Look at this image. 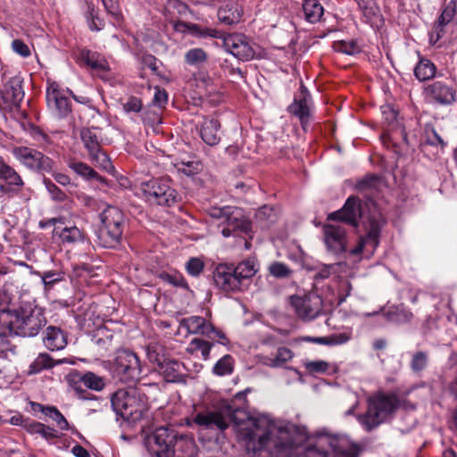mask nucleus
Listing matches in <instances>:
<instances>
[{
    "mask_svg": "<svg viewBox=\"0 0 457 457\" xmlns=\"http://www.w3.org/2000/svg\"><path fill=\"white\" fill-rule=\"evenodd\" d=\"M257 272L253 260L247 259L237 265L220 263L213 271L215 285L225 292L242 291L246 287L245 282Z\"/></svg>",
    "mask_w": 457,
    "mask_h": 457,
    "instance_id": "39448f33",
    "label": "nucleus"
},
{
    "mask_svg": "<svg viewBox=\"0 0 457 457\" xmlns=\"http://www.w3.org/2000/svg\"><path fill=\"white\" fill-rule=\"evenodd\" d=\"M157 372L169 383H181L186 381L187 369L185 365L173 359L168 358L156 368Z\"/></svg>",
    "mask_w": 457,
    "mask_h": 457,
    "instance_id": "412c9836",
    "label": "nucleus"
},
{
    "mask_svg": "<svg viewBox=\"0 0 457 457\" xmlns=\"http://www.w3.org/2000/svg\"><path fill=\"white\" fill-rule=\"evenodd\" d=\"M304 366L311 373H324L328 369V363L325 361H308Z\"/></svg>",
    "mask_w": 457,
    "mask_h": 457,
    "instance_id": "052dcab7",
    "label": "nucleus"
},
{
    "mask_svg": "<svg viewBox=\"0 0 457 457\" xmlns=\"http://www.w3.org/2000/svg\"><path fill=\"white\" fill-rule=\"evenodd\" d=\"M403 403L404 400L400 399L395 393H378L369 398L367 411L360 417V421L367 431H370L383 423Z\"/></svg>",
    "mask_w": 457,
    "mask_h": 457,
    "instance_id": "423d86ee",
    "label": "nucleus"
},
{
    "mask_svg": "<svg viewBox=\"0 0 457 457\" xmlns=\"http://www.w3.org/2000/svg\"><path fill=\"white\" fill-rule=\"evenodd\" d=\"M168 101V94L164 89L155 88L153 104L159 108H162Z\"/></svg>",
    "mask_w": 457,
    "mask_h": 457,
    "instance_id": "0e129e2a",
    "label": "nucleus"
},
{
    "mask_svg": "<svg viewBox=\"0 0 457 457\" xmlns=\"http://www.w3.org/2000/svg\"><path fill=\"white\" fill-rule=\"evenodd\" d=\"M25 428L29 433L40 435L43 438L46 440H51L54 438H57L59 436L58 432L53 428H50L43 423L34 420L31 422H26Z\"/></svg>",
    "mask_w": 457,
    "mask_h": 457,
    "instance_id": "4c0bfd02",
    "label": "nucleus"
},
{
    "mask_svg": "<svg viewBox=\"0 0 457 457\" xmlns=\"http://www.w3.org/2000/svg\"><path fill=\"white\" fill-rule=\"evenodd\" d=\"M306 342H312L317 343L320 345H342L346 343L349 340V336H347L345 333H340V334H335L328 337H306L303 338Z\"/></svg>",
    "mask_w": 457,
    "mask_h": 457,
    "instance_id": "a19ab883",
    "label": "nucleus"
},
{
    "mask_svg": "<svg viewBox=\"0 0 457 457\" xmlns=\"http://www.w3.org/2000/svg\"><path fill=\"white\" fill-rule=\"evenodd\" d=\"M89 157L96 167L109 173H112L114 171V166L112 165L111 159L102 148L96 151V153L89 154Z\"/></svg>",
    "mask_w": 457,
    "mask_h": 457,
    "instance_id": "ea45409f",
    "label": "nucleus"
},
{
    "mask_svg": "<svg viewBox=\"0 0 457 457\" xmlns=\"http://www.w3.org/2000/svg\"><path fill=\"white\" fill-rule=\"evenodd\" d=\"M79 59L87 67L99 74L106 73L109 71L108 62L100 54L96 52L82 50L80 52Z\"/></svg>",
    "mask_w": 457,
    "mask_h": 457,
    "instance_id": "bb28decb",
    "label": "nucleus"
},
{
    "mask_svg": "<svg viewBox=\"0 0 457 457\" xmlns=\"http://www.w3.org/2000/svg\"><path fill=\"white\" fill-rule=\"evenodd\" d=\"M224 224L227 227L222 228L221 234L225 237L236 231L248 233L251 230V222L245 217L243 211L235 206L231 207Z\"/></svg>",
    "mask_w": 457,
    "mask_h": 457,
    "instance_id": "aec40b11",
    "label": "nucleus"
},
{
    "mask_svg": "<svg viewBox=\"0 0 457 457\" xmlns=\"http://www.w3.org/2000/svg\"><path fill=\"white\" fill-rule=\"evenodd\" d=\"M269 273L276 278H287L293 274V270L287 264L280 262H273L268 268Z\"/></svg>",
    "mask_w": 457,
    "mask_h": 457,
    "instance_id": "49530a36",
    "label": "nucleus"
},
{
    "mask_svg": "<svg viewBox=\"0 0 457 457\" xmlns=\"http://www.w3.org/2000/svg\"><path fill=\"white\" fill-rule=\"evenodd\" d=\"M23 186L24 181L21 175L0 156V192L18 194Z\"/></svg>",
    "mask_w": 457,
    "mask_h": 457,
    "instance_id": "dca6fc26",
    "label": "nucleus"
},
{
    "mask_svg": "<svg viewBox=\"0 0 457 457\" xmlns=\"http://www.w3.org/2000/svg\"><path fill=\"white\" fill-rule=\"evenodd\" d=\"M324 240L329 251L339 253L346 250L345 229L341 225L327 224L323 227Z\"/></svg>",
    "mask_w": 457,
    "mask_h": 457,
    "instance_id": "6ab92c4d",
    "label": "nucleus"
},
{
    "mask_svg": "<svg viewBox=\"0 0 457 457\" xmlns=\"http://www.w3.org/2000/svg\"><path fill=\"white\" fill-rule=\"evenodd\" d=\"M8 337L9 336L4 335V332L0 334V358H6L8 353L12 350V345Z\"/></svg>",
    "mask_w": 457,
    "mask_h": 457,
    "instance_id": "680f3d73",
    "label": "nucleus"
},
{
    "mask_svg": "<svg viewBox=\"0 0 457 457\" xmlns=\"http://www.w3.org/2000/svg\"><path fill=\"white\" fill-rule=\"evenodd\" d=\"M333 268H334V265H324L315 274V278L316 279H325V278H328L331 275V270H332Z\"/></svg>",
    "mask_w": 457,
    "mask_h": 457,
    "instance_id": "774afa93",
    "label": "nucleus"
},
{
    "mask_svg": "<svg viewBox=\"0 0 457 457\" xmlns=\"http://www.w3.org/2000/svg\"><path fill=\"white\" fill-rule=\"evenodd\" d=\"M161 278L163 281H165L174 287H182L187 290L189 289L188 284L186 281L185 278L179 273H174V274L162 273V274H161Z\"/></svg>",
    "mask_w": 457,
    "mask_h": 457,
    "instance_id": "864d4df0",
    "label": "nucleus"
},
{
    "mask_svg": "<svg viewBox=\"0 0 457 457\" xmlns=\"http://www.w3.org/2000/svg\"><path fill=\"white\" fill-rule=\"evenodd\" d=\"M31 405L33 406L34 411L38 410L42 411L45 415L48 416L53 420H54L57 426L60 428V429L67 430L69 428L68 421L55 407H45L42 404L36 403H31Z\"/></svg>",
    "mask_w": 457,
    "mask_h": 457,
    "instance_id": "72a5a7b5",
    "label": "nucleus"
},
{
    "mask_svg": "<svg viewBox=\"0 0 457 457\" xmlns=\"http://www.w3.org/2000/svg\"><path fill=\"white\" fill-rule=\"evenodd\" d=\"M340 287L339 303H342L350 295L353 287L349 281H344L341 283Z\"/></svg>",
    "mask_w": 457,
    "mask_h": 457,
    "instance_id": "338daca9",
    "label": "nucleus"
},
{
    "mask_svg": "<svg viewBox=\"0 0 457 457\" xmlns=\"http://www.w3.org/2000/svg\"><path fill=\"white\" fill-rule=\"evenodd\" d=\"M140 190L147 201L159 205L171 206L177 202L178 194L175 189L161 179H151L140 184Z\"/></svg>",
    "mask_w": 457,
    "mask_h": 457,
    "instance_id": "1a4fd4ad",
    "label": "nucleus"
},
{
    "mask_svg": "<svg viewBox=\"0 0 457 457\" xmlns=\"http://www.w3.org/2000/svg\"><path fill=\"white\" fill-rule=\"evenodd\" d=\"M191 344L195 346L196 350H199L202 353V356L204 360H207L210 355L211 349L212 347V344L200 339V338H194L191 342Z\"/></svg>",
    "mask_w": 457,
    "mask_h": 457,
    "instance_id": "bf43d9fd",
    "label": "nucleus"
},
{
    "mask_svg": "<svg viewBox=\"0 0 457 457\" xmlns=\"http://www.w3.org/2000/svg\"><path fill=\"white\" fill-rule=\"evenodd\" d=\"M44 345L50 351L62 350L67 345V336L60 328L50 326L46 328Z\"/></svg>",
    "mask_w": 457,
    "mask_h": 457,
    "instance_id": "a878e982",
    "label": "nucleus"
},
{
    "mask_svg": "<svg viewBox=\"0 0 457 457\" xmlns=\"http://www.w3.org/2000/svg\"><path fill=\"white\" fill-rule=\"evenodd\" d=\"M233 370V359L229 354L224 355L213 367V372L219 376L230 374Z\"/></svg>",
    "mask_w": 457,
    "mask_h": 457,
    "instance_id": "09e8293b",
    "label": "nucleus"
},
{
    "mask_svg": "<svg viewBox=\"0 0 457 457\" xmlns=\"http://www.w3.org/2000/svg\"><path fill=\"white\" fill-rule=\"evenodd\" d=\"M152 457H195L198 448L188 435H179L173 428L161 426L145 438Z\"/></svg>",
    "mask_w": 457,
    "mask_h": 457,
    "instance_id": "f03ea898",
    "label": "nucleus"
},
{
    "mask_svg": "<svg viewBox=\"0 0 457 457\" xmlns=\"http://www.w3.org/2000/svg\"><path fill=\"white\" fill-rule=\"evenodd\" d=\"M23 97L22 79L19 76L12 77L0 89V108L4 111L18 108Z\"/></svg>",
    "mask_w": 457,
    "mask_h": 457,
    "instance_id": "4468645a",
    "label": "nucleus"
},
{
    "mask_svg": "<svg viewBox=\"0 0 457 457\" xmlns=\"http://www.w3.org/2000/svg\"><path fill=\"white\" fill-rule=\"evenodd\" d=\"M114 368L120 379L125 383L135 382L140 378L139 359L136 353L129 350H120L117 353Z\"/></svg>",
    "mask_w": 457,
    "mask_h": 457,
    "instance_id": "9b49d317",
    "label": "nucleus"
},
{
    "mask_svg": "<svg viewBox=\"0 0 457 457\" xmlns=\"http://www.w3.org/2000/svg\"><path fill=\"white\" fill-rule=\"evenodd\" d=\"M287 111L299 119L302 128L306 130L311 118V109L308 104L307 96H303L301 99L295 98L287 107Z\"/></svg>",
    "mask_w": 457,
    "mask_h": 457,
    "instance_id": "cd10ccee",
    "label": "nucleus"
},
{
    "mask_svg": "<svg viewBox=\"0 0 457 457\" xmlns=\"http://www.w3.org/2000/svg\"><path fill=\"white\" fill-rule=\"evenodd\" d=\"M62 274L55 271H47L42 275V281L46 290H50L54 285L62 281Z\"/></svg>",
    "mask_w": 457,
    "mask_h": 457,
    "instance_id": "4d7b16f0",
    "label": "nucleus"
},
{
    "mask_svg": "<svg viewBox=\"0 0 457 457\" xmlns=\"http://www.w3.org/2000/svg\"><path fill=\"white\" fill-rule=\"evenodd\" d=\"M255 219L258 222L266 226L267 223H272L276 220V214L271 206L263 205L255 213Z\"/></svg>",
    "mask_w": 457,
    "mask_h": 457,
    "instance_id": "8fccbe9b",
    "label": "nucleus"
},
{
    "mask_svg": "<svg viewBox=\"0 0 457 457\" xmlns=\"http://www.w3.org/2000/svg\"><path fill=\"white\" fill-rule=\"evenodd\" d=\"M13 156L29 170L37 172H53L54 162L40 151L27 147L12 148Z\"/></svg>",
    "mask_w": 457,
    "mask_h": 457,
    "instance_id": "9d476101",
    "label": "nucleus"
},
{
    "mask_svg": "<svg viewBox=\"0 0 457 457\" xmlns=\"http://www.w3.org/2000/svg\"><path fill=\"white\" fill-rule=\"evenodd\" d=\"M80 138L88 152V155L102 148L96 129L94 128H83L80 130Z\"/></svg>",
    "mask_w": 457,
    "mask_h": 457,
    "instance_id": "473e14b6",
    "label": "nucleus"
},
{
    "mask_svg": "<svg viewBox=\"0 0 457 457\" xmlns=\"http://www.w3.org/2000/svg\"><path fill=\"white\" fill-rule=\"evenodd\" d=\"M382 179L380 176L376 174H367L356 184V189L360 192L378 189L381 185Z\"/></svg>",
    "mask_w": 457,
    "mask_h": 457,
    "instance_id": "37998d69",
    "label": "nucleus"
},
{
    "mask_svg": "<svg viewBox=\"0 0 457 457\" xmlns=\"http://www.w3.org/2000/svg\"><path fill=\"white\" fill-rule=\"evenodd\" d=\"M63 362V360L54 361L48 353H39L34 361L29 365V373L37 374L44 370L51 369L54 366Z\"/></svg>",
    "mask_w": 457,
    "mask_h": 457,
    "instance_id": "2f4dec72",
    "label": "nucleus"
},
{
    "mask_svg": "<svg viewBox=\"0 0 457 457\" xmlns=\"http://www.w3.org/2000/svg\"><path fill=\"white\" fill-rule=\"evenodd\" d=\"M112 338L113 336L105 328H98L94 336L96 344L106 350L110 348Z\"/></svg>",
    "mask_w": 457,
    "mask_h": 457,
    "instance_id": "603ef678",
    "label": "nucleus"
},
{
    "mask_svg": "<svg viewBox=\"0 0 457 457\" xmlns=\"http://www.w3.org/2000/svg\"><path fill=\"white\" fill-rule=\"evenodd\" d=\"M233 423L239 440H258L260 447H273L278 453L287 454L294 446L289 431L277 427L266 415L250 416L246 411L234 409L229 404L216 409H205L192 417L190 426L200 430L223 432Z\"/></svg>",
    "mask_w": 457,
    "mask_h": 457,
    "instance_id": "f257e3e1",
    "label": "nucleus"
},
{
    "mask_svg": "<svg viewBox=\"0 0 457 457\" xmlns=\"http://www.w3.org/2000/svg\"><path fill=\"white\" fill-rule=\"evenodd\" d=\"M456 2L454 0L449 1L438 17L437 22L435 25L436 37L439 39L444 34V27L450 23L456 13Z\"/></svg>",
    "mask_w": 457,
    "mask_h": 457,
    "instance_id": "c756f323",
    "label": "nucleus"
},
{
    "mask_svg": "<svg viewBox=\"0 0 457 457\" xmlns=\"http://www.w3.org/2000/svg\"><path fill=\"white\" fill-rule=\"evenodd\" d=\"M426 98L432 104L451 106L457 98V90L447 79H436L424 87Z\"/></svg>",
    "mask_w": 457,
    "mask_h": 457,
    "instance_id": "f8f14e48",
    "label": "nucleus"
},
{
    "mask_svg": "<svg viewBox=\"0 0 457 457\" xmlns=\"http://www.w3.org/2000/svg\"><path fill=\"white\" fill-rule=\"evenodd\" d=\"M220 129V123L217 119L212 117L204 118L200 129L201 138L210 146L218 145L221 139Z\"/></svg>",
    "mask_w": 457,
    "mask_h": 457,
    "instance_id": "5701e85b",
    "label": "nucleus"
},
{
    "mask_svg": "<svg viewBox=\"0 0 457 457\" xmlns=\"http://www.w3.org/2000/svg\"><path fill=\"white\" fill-rule=\"evenodd\" d=\"M290 303L296 315L304 320L315 319L322 310V299L315 294L303 296L293 295L290 298Z\"/></svg>",
    "mask_w": 457,
    "mask_h": 457,
    "instance_id": "ddd939ff",
    "label": "nucleus"
},
{
    "mask_svg": "<svg viewBox=\"0 0 457 457\" xmlns=\"http://www.w3.org/2000/svg\"><path fill=\"white\" fill-rule=\"evenodd\" d=\"M208 59L207 53L203 48H192L185 54V61L192 66H198L204 63Z\"/></svg>",
    "mask_w": 457,
    "mask_h": 457,
    "instance_id": "c03bdc74",
    "label": "nucleus"
},
{
    "mask_svg": "<svg viewBox=\"0 0 457 457\" xmlns=\"http://www.w3.org/2000/svg\"><path fill=\"white\" fill-rule=\"evenodd\" d=\"M146 384L139 387H129L127 389H119L111 398L112 406L117 415L124 420L136 423L141 420L148 411V399L144 387Z\"/></svg>",
    "mask_w": 457,
    "mask_h": 457,
    "instance_id": "7ed1b4c3",
    "label": "nucleus"
},
{
    "mask_svg": "<svg viewBox=\"0 0 457 457\" xmlns=\"http://www.w3.org/2000/svg\"><path fill=\"white\" fill-rule=\"evenodd\" d=\"M231 207L232 206L218 207L215 205H212L206 209V213L211 218L220 221V224H224Z\"/></svg>",
    "mask_w": 457,
    "mask_h": 457,
    "instance_id": "3c124183",
    "label": "nucleus"
},
{
    "mask_svg": "<svg viewBox=\"0 0 457 457\" xmlns=\"http://www.w3.org/2000/svg\"><path fill=\"white\" fill-rule=\"evenodd\" d=\"M225 49L241 61H249L255 55V50L241 34L227 36L223 40Z\"/></svg>",
    "mask_w": 457,
    "mask_h": 457,
    "instance_id": "f3484780",
    "label": "nucleus"
},
{
    "mask_svg": "<svg viewBox=\"0 0 457 457\" xmlns=\"http://www.w3.org/2000/svg\"><path fill=\"white\" fill-rule=\"evenodd\" d=\"M334 48L336 51L346 54H354L359 53L360 49L357 44L353 41H337L334 43Z\"/></svg>",
    "mask_w": 457,
    "mask_h": 457,
    "instance_id": "6e6d98bb",
    "label": "nucleus"
},
{
    "mask_svg": "<svg viewBox=\"0 0 457 457\" xmlns=\"http://www.w3.org/2000/svg\"><path fill=\"white\" fill-rule=\"evenodd\" d=\"M142 108V102L139 98L131 96L129 98L128 102L124 104V109L126 112H138Z\"/></svg>",
    "mask_w": 457,
    "mask_h": 457,
    "instance_id": "69168bd1",
    "label": "nucleus"
},
{
    "mask_svg": "<svg viewBox=\"0 0 457 457\" xmlns=\"http://www.w3.org/2000/svg\"><path fill=\"white\" fill-rule=\"evenodd\" d=\"M43 183L53 201L63 203L68 200L66 193L60 189L50 179L44 177Z\"/></svg>",
    "mask_w": 457,
    "mask_h": 457,
    "instance_id": "a18cd8bd",
    "label": "nucleus"
},
{
    "mask_svg": "<svg viewBox=\"0 0 457 457\" xmlns=\"http://www.w3.org/2000/svg\"><path fill=\"white\" fill-rule=\"evenodd\" d=\"M242 16V8L237 0H228L218 10L219 20L227 24L238 23Z\"/></svg>",
    "mask_w": 457,
    "mask_h": 457,
    "instance_id": "b1692460",
    "label": "nucleus"
},
{
    "mask_svg": "<svg viewBox=\"0 0 457 457\" xmlns=\"http://www.w3.org/2000/svg\"><path fill=\"white\" fill-rule=\"evenodd\" d=\"M12 50L22 57H28L30 55V50L29 46L21 39H14L12 43Z\"/></svg>",
    "mask_w": 457,
    "mask_h": 457,
    "instance_id": "e2e57ef3",
    "label": "nucleus"
},
{
    "mask_svg": "<svg viewBox=\"0 0 457 457\" xmlns=\"http://www.w3.org/2000/svg\"><path fill=\"white\" fill-rule=\"evenodd\" d=\"M14 335L35 337L46 324V319L41 308L21 307L15 311Z\"/></svg>",
    "mask_w": 457,
    "mask_h": 457,
    "instance_id": "6e6552de",
    "label": "nucleus"
},
{
    "mask_svg": "<svg viewBox=\"0 0 457 457\" xmlns=\"http://www.w3.org/2000/svg\"><path fill=\"white\" fill-rule=\"evenodd\" d=\"M54 234L59 237L62 244L74 245L84 241V233L76 226L56 227Z\"/></svg>",
    "mask_w": 457,
    "mask_h": 457,
    "instance_id": "c85d7f7f",
    "label": "nucleus"
},
{
    "mask_svg": "<svg viewBox=\"0 0 457 457\" xmlns=\"http://www.w3.org/2000/svg\"><path fill=\"white\" fill-rule=\"evenodd\" d=\"M102 225L97 231V243L104 248H114L122 237L125 217L120 209L107 206L101 213Z\"/></svg>",
    "mask_w": 457,
    "mask_h": 457,
    "instance_id": "0eeeda50",
    "label": "nucleus"
},
{
    "mask_svg": "<svg viewBox=\"0 0 457 457\" xmlns=\"http://www.w3.org/2000/svg\"><path fill=\"white\" fill-rule=\"evenodd\" d=\"M428 364V354L425 352L420 351L413 354L411 361V368L414 372L423 370Z\"/></svg>",
    "mask_w": 457,
    "mask_h": 457,
    "instance_id": "5fc2aeb1",
    "label": "nucleus"
},
{
    "mask_svg": "<svg viewBox=\"0 0 457 457\" xmlns=\"http://www.w3.org/2000/svg\"><path fill=\"white\" fill-rule=\"evenodd\" d=\"M294 356L293 352L287 347H279L275 357H265L263 363L271 368L280 367Z\"/></svg>",
    "mask_w": 457,
    "mask_h": 457,
    "instance_id": "58836bf2",
    "label": "nucleus"
},
{
    "mask_svg": "<svg viewBox=\"0 0 457 457\" xmlns=\"http://www.w3.org/2000/svg\"><path fill=\"white\" fill-rule=\"evenodd\" d=\"M146 355L149 361L155 365V369L168 359L164 346L155 342L146 346Z\"/></svg>",
    "mask_w": 457,
    "mask_h": 457,
    "instance_id": "e433bc0d",
    "label": "nucleus"
},
{
    "mask_svg": "<svg viewBox=\"0 0 457 457\" xmlns=\"http://www.w3.org/2000/svg\"><path fill=\"white\" fill-rule=\"evenodd\" d=\"M303 12L308 22L316 23L323 16L324 9L318 0H303Z\"/></svg>",
    "mask_w": 457,
    "mask_h": 457,
    "instance_id": "7c9ffc66",
    "label": "nucleus"
},
{
    "mask_svg": "<svg viewBox=\"0 0 457 457\" xmlns=\"http://www.w3.org/2000/svg\"><path fill=\"white\" fill-rule=\"evenodd\" d=\"M71 381L74 384V391L82 398H87L83 395L86 391L81 387L79 383H82L86 387L96 391H101L105 385L102 377H99L90 371H87L84 375H80L79 373L74 374L71 376Z\"/></svg>",
    "mask_w": 457,
    "mask_h": 457,
    "instance_id": "4be33fe9",
    "label": "nucleus"
},
{
    "mask_svg": "<svg viewBox=\"0 0 457 457\" xmlns=\"http://www.w3.org/2000/svg\"><path fill=\"white\" fill-rule=\"evenodd\" d=\"M15 311H0V334L14 335Z\"/></svg>",
    "mask_w": 457,
    "mask_h": 457,
    "instance_id": "79ce46f5",
    "label": "nucleus"
},
{
    "mask_svg": "<svg viewBox=\"0 0 457 457\" xmlns=\"http://www.w3.org/2000/svg\"><path fill=\"white\" fill-rule=\"evenodd\" d=\"M181 325L186 327L191 334H200L213 338L212 336V324L207 322L204 318L201 316H190L183 319Z\"/></svg>",
    "mask_w": 457,
    "mask_h": 457,
    "instance_id": "393cba45",
    "label": "nucleus"
},
{
    "mask_svg": "<svg viewBox=\"0 0 457 457\" xmlns=\"http://www.w3.org/2000/svg\"><path fill=\"white\" fill-rule=\"evenodd\" d=\"M378 244V226L377 223L370 224V229L365 238H361L358 245L350 250L351 254L357 255L361 253L366 245H370L375 248Z\"/></svg>",
    "mask_w": 457,
    "mask_h": 457,
    "instance_id": "f704fd0d",
    "label": "nucleus"
},
{
    "mask_svg": "<svg viewBox=\"0 0 457 457\" xmlns=\"http://www.w3.org/2000/svg\"><path fill=\"white\" fill-rule=\"evenodd\" d=\"M436 65L428 59H420L414 68V75L420 81H426L435 77Z\"/></svg>",
    "mask_w": 457,
    "mask_h": 457,
    "instance_id": "c9c22d12",
    "label": "nucleus"
},
{
    "mask_svg": "<svg viewBox=\"0 0 457 457\" xmlns=\"http://www.w3.org/2000/svg\"><path fill=\"white\" fill-rule=\"evenodd\" d=\"M360 214L361 208L359 198L350 196L341 210L328 214V220H337L353 227H357Z\"/></svg>",
    "mask_w": 457,
    "mask_h": 457,
    "instance_id": "a211bd4d",
    "label": "nucleus"
},
{
    "mask_svg": "<svg viewBox=\"0 0 457 457\" xmlns=\"http://www.w3.org/2000/svg\"><path fill=\"white\" fill-rule=\"evenodd\" d=\"M358 445L345 436L319 434L309 440L295 457H344Z\"/></svg>",
    "mask_w": 457,
    "mask_h": 457,
    "instance_id": "20e7f679",
    "label": "nucleus"
},
{
    "mask_svg": "<svg viewBox=\"0 0 457 457\" xmlns=\"http://www.w3.org/2000/svg\"><path fill=\"white\" fill-rule=\"evenodd\" d=\"M48 109L58 118L66 117L71 111V103L56 82H51L46 88Z\"/></svg>",
    "mask_w": 457,
    "mask_h": 457,
    "instance_id": "2eb2a0df",
    "label": "nucleus"
},
{
    "mask_svg": "<svg viewBox=\"0 0 457 457\" xmlns=\"http://www.w3.org/2000/svg\"><path fill=\"white\" fill-rule=\"evenodd\" d=\"M69 167L79 176L85 179H92V176H96V171L87 163L82 162H71Z\"/></svg>",
    "mask_w": 457,
    "mask_h": 457,
    "instance_id": "de8ad7c7",
    "label": "nucleus"
},
{
    "mask_svg": "<svg viewBox=\"0 0 457 457\" xmlns=\"http://www.w3.org/2000/svg\"><path fill=\"white\" fill-rule=\"evenodd\" d=\"M204 264L199 258H190L186 264V270L191 276L197 277L203 271Z\"/></svg>",
    "mask_w": 457,
    "mask_h": 457,
    "instance_id": "13d9d810",
    "label": "nucleus"
}]
</instances>
